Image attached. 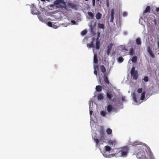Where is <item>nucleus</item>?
I'll use <instances>...</instances> for the list:
<instances>
[{
    "label": "nucleus",
    "instance_id": "1a4fd4ad",
    "mask_svg": "<svg viewBox=\"0 0 159 159\" xmlns=\"http://www.w3.org/2000/svg\"><path fill=\"white\" fill-rule=\"evenodd\" d=\"M104 80L105 83L106 84H109L110 83L109 81L108 80L107 75L106 73H105L104 75Z\"/></svg>",
    "mask_w": 159,
    "mask_h": 159
},
{
    "label": "nucleus",
    "instance_id": "0eeeda50",
    "mask_svg": "<svg viewBox=\"0 0 159 159\" xmlns=\"http://www.w3.org/2000/svg\"><path fill=\"white\" fill-rule=\"evenodd\" d=\"M149 18L154 23V24L155 25H156L157 24V20L156 19L155 16L152 15H150V16Z\"/></svg>",
    "mask_w": 159,
    "mask_h": 159
},
{
    "label": "nucleus",
    "instance_id": "dca6fc26",
    "mask_svg": "<svg viewBox=\"0 0 159 159\" xmlns=\"http://www.w3.org/2000/svg\"><path fill=\"white\" fill-rule=\"evenodd\" d=\"M97 98L98 100L100 101L102 100L103 99L104 97L103 96V95L102 94L100 93L98 95Z\"/></svg>",
    "mask_w": 159,
    "mask_h": 159
},
{
    "label": "nucleus",
    "instance_id": "9b49d317",
    "mask_svg": "<svg viewBox=\"0 0 159 159\" xmlns=\"http://www.w3.org/2000/svg\"><path fill=\"white\" fill-rule=\"evenodd\" d=\"M93 40L94 39H93L90 42V44L89 43H88L87 44V46L88 48H94V46L93 44Z\"/></svg>",
    "mask_w": 159,
    "mask_h": 159
},
{
    "label": "nucleus",
    "instance_id": "6e6552de",
    "mask_svg": "<svg viewBox=\"0 0 159 159\" xmlns=\"http://www.w3.org/2000/svg\"><path fill=\"white\" fill-rule=\"evenodd\" d=\"M115 11L114 9H112L111 11V18L110 21L113 22L114 20V15Z\"/></svg>",
    "mask_w": 159,
    "mask_h": 159
},
{
    "label": "nucleus",
    "instance_id": "a878e982",
    "mask_svg": "<svg viewBox=\"0 0 159 159\" xmlns=\"http://www.w3.org/2000/svg\"><path fill=\"white\" fill-rule=\"evenodd\" d=\"M132 97L133 100L135 102H137V99L136 97V95L135 94V93H134L132 94Z\"/></svg>",
    "mask_w": 159,
    "mask_h": 159
},
{
    "label": "nucleus",
    "instance_id": "6e6d98bb",
    "mask_svg": "<svg viewBox=\"0 0 159 159\" xmlns=\"http://www.w3.org/2000/svg\"><path fill=\"white\" fill-rule=\"evenodd\" d=\"M90 28L92 30V29H93V28H92V25H91V26H90Z\"/></svg>",
    "mask_w": 159,
    "mask_h": 159
},
{
    "label": "nucleus",
    "instance_id": "f8f14e48",
    "mask_svg": "<svg viewBox=\"0 0 159 159\" xmlns=\"http://www.w3.org/2000/svg\"><path fill=\"white\" fill-rule=\"evenodd\" d=\"M102 16V14L99 12H97L95 16L96 19L98 20L100 19L101 18Z\"/></svg>",
    "mask_w": 159,
    "mask_h": 159
},
{
    "label": "nucleus",
    "instance_id": "f3484780",
    "mask_svg": "<svg viewBox=\"0 0 159 159\" xmlns=\"http://www.w3.org/2000/svg\"><path fill=\"white\" fill-rule=\"evenodd\" d=\"M113 109V107L111 105H108L107 107V110L109 112H111Z\"/></svg>",
    "mask_w": 159,
    "mask_h": 159
},
{
    "label": "nucleus",
    "instance_id": "473e14b6",
    "mask_svg": "<svg viewBox=\"0 0 159 159\" xmlns=\"http://www.w3.org/2000/svg\"><path fill=\"white\" fill-rule=\"evenodd\" d=\"M143 80L145 82H147L148 81L149 79L148 77L145 76L143 79Z\"/></svg>",
    "mask_w": 159,
    "mask_h": 159
},
{
    "label": "nucleus",
    "instance_id": "aec40b11",
    "mask_svg": "<svg viewBox=\"0 0 159 159\" xmlns=\"http://www.w3.org/2000/svg\"><path fill=\"white\" fill-rule=\"evenodd\" d=\"M100 68L101 71L102 73H104L106 71V69L105 67L103 65H102L100 66Z\"/></svg>",
    "mask_w": 159,
    "mask_h": 159
},
{
    "label": "nucleus",
    "instance_id": "7c9ffc66",
    "mask_svg": "<svg viewBox=\"0 0 159 159\" xmlns=\"http://www.w3.org/2000/svg\"><path fill=\"white\" fill-rule=\"evenodd\" d=\"M117 60L118 62L121 63L123 61L124 59L122 57H120L118 58Z\"/></svg>",
    "mask_w": 159,
    "mask_h": 159
},
{
    "label": "nucleus",
    "instance_id": "cd10ccee",
    "mask_svg": "<svg viewBox=\"0 0 159 159\" xmlns=\"http://www.w3.org/2000/svg\"><path fill=\"white\" fill-rule=\"evenodd\" d=\"M106 132L108 134H111L112 133V130L111 129L108 128L107 129Z\"/></svg>",
    "mask_w": 159,
    "mask_h": 159
},
{
    "label": "nucleus",
    "instance_id": "4d7b16f0",
    "mask_svg": "<svg viewBox=\"0 0 159 159\" xmlns=\"http://www.w3.org/2000/svg\"><path fill=\"white\" fill-rule=\"evenodd\" d=\"M85 1H88L89 0H84Z\"/></svg>",
    "mask_w": 159,
    "mask_h": 159
},
{
    "label": "nucleus",
    "instance_id": "ea45409f",
    "mask_svg": "<svg viewBox=\"0 0 159 159\" xmlns=\"http://www.w3.org/2000/svg\"><path fill=\"white\" fill-rule=\"evenodd\" d=\"M95 5V0H92V5L94 7Z\"/></svg>",
    "mask_w": 159,
    "mask_h": 159
},
{
    "label": "nucleus",
    "instance_id": "3c124183",
    "mask_svg": "<svg viewBox=\"0 0 159 159\" xmlns=\"http://www.w3.org/2000/svg\"><path fill=\"white\" fill-rule=\"evenodd\" d=\"M157 46L158 48L159 49V41L157 42Z\"/></svg>",
    "mask_w": 159,
    "mask_h": 159
},
{
    "label": "nucleus",
    "instance_id": "8fccbe9b",
    "mask_svg": "<svg viewBox=\"0 0 159 159\" xmlns=\"http://www.w3.org/2000/svg\"><path fill=\"white\" fill-rule=\"evenodd\" d=\"M31 12L32 14H35V13H34V11L33 10H31Z\"/></svg>",
    "mask_w": 159,
    "mask_h": 159
},
{
    "label": "nucleus",
    "instance_id": "c9c22d12",
    "mask_svg": "<svg viewBox=\"0 0 159 159\" xmlns=\"http://www.w3.org/2000/svg\"><path fill=\"white\" fill-rule=\"evenodd\" d=\"M142 88H139L138 89L137 92L139 93H140L142 92Z\"/></svg>",
    "mask_w": 159,
    "mask_h": 159
},
{
    "label": "nucleus",
    "instance_id": "20e7f679",
    "mask_svg": "<svg viewBox=\"0 0 159 159\" xmlns=\"http://www.w3.org/2000/svg\"><path fill=\"white\" fill-rule=\"evenodd\" d=\"M56 7L57 8H61L62 10H67L66 2L64 1L61 3L59 5L56 6Z\"/></svg>",
    "mask_w": 159,
    "mask_h": 159
},
{
    "label": "nucleus",
    "instance_id": "37998d69",
    "mask_svg": "<svg viewBox=\"0 0 159 159\" xmlns=\"http://www.w3.org/2000/svg\"><path fill=\"white\" fill-rule=\"evenodd\" d=\"M111 50H109V49H107V55H109Z\"/></svg>",
    "mask_w": 159,
    "mask_h": 159
},
{
    "label": "nucleus",
    "instance_id": "6ab92c4d",
    "mask_svg": "<svg viewBox=\"0 0 159 159\" xmlns=\"http://www.w3.org/2000/svg\"><path fill=\"white\" fill-rule=\"evenodd\" d=\"M96 89L97 92H101L102 90V87L101 86L98 85L96 87Z\"/></svg>",
    "mask_w": 159,
    "mask_h": 159
},
{
    "label": "nucleus",
    "instance_id": "5fc2aeb1",
    "mask_svg": "<svg viewBox=\"0 0 159 159\" xmlns=\"http://www.w3.org/2000/svg\"><path fill=\"white\" fill-rule=\"evenodd\" d=\"M100 1V0H96V2L97 3H98L99 1Z\"/></svg>",
    "mask_w": 159,
    "mask_h": 159
},
{
    "label": "nucleus",
    "instance_id": "c03bdc74",
    "mask_svg": "<svg viewBox=\"0 0 159 159\" xmlns=\"http://www.w3.org/2000/svg\"><path fill=\"white\" fill-rule=\"evenodd\" d=\"M155 11L156 12H159V7H156Z\"/></svg>",
    "mask_w": 159,
    "mask_h": 159
},
{
    "label": "nucleus",
    "instance_id": "4be33fe9",
    "mask_svg": "<svg viewBox=\"0 0 159 159\" xmlns=\"http://www.w3.org/2000/svg\"><path fill=\"white\" fill-rule=\"evenodd\" d=\"M88 14L89 16L90 17L91 19H93L94 18V15L93 13L90 11H88Z\"/></svg>",
    "mask_w": 159,
    "mask_h": 159
},
{
    "label": "nucleus",
    "instance_id": "39448f33",
    "mask_svg": "<svg viewBox=\"0 0 159 159\" xmlns=\"http://www.w3.org/2000/svg\"><path fill=\"white\" fill-rule=\"evenodd\" d=\"M106 95L107 98L109 100L113 101L114 100H112V98L113 96V94L111 91H108L106 93Z\"/></svg>",
    "mask_w": 159,
    "mask_h": 159
},
{
    "label": "nucleus",
    "instance_id": "9d476101",
    "mask_svg": "<svg viewBox=\"0 0 159 159\" xmlns=\"http://www.w3.org/2000/svg\"><path fill=\"white\" fill-rule=\"evenodd\" d=\"M116 142V141L115 140H111L110 139L108 141V143L111 147H112L113 145H115Z\"/></svg>",
    "mask_w": 159,
    "mask_h": 159
},
{
    "label": "nucleus",
    "instance_id": "7ed1b4c3",
    "mask_svg": "<svg viewBox=\"0 0 159 159\" xmlns=\"http://www.w3.org/2000/svg\"><path fill=\"white\" fill-rule=\"evenodd\" d=\"M131 75L133 76V79L136 80L138 76V71L135 70V67L133 66L131 70Z\"/></svg>",
    "mask_w": 159,
    "mask_h": 159
},
{
    "label": "nucleus",
    "instance_id": "f257e3e1",
    "mask_svg": "<svg viewBox=\"0 0 159 159\" xmlns=\"http://www.w3.org/2000/svg\"><path fill=\"white\" fill-rule=\"evenodd\" d=\"M99 133L100 134L101 137H100L99 139L94 138L93 140L96 142V146H97L99 143L100 141H101L102 139H104L105 136V134L103 129H101L99 131Z\"/></svg>",
    "mask_w": 159,
    "mask_h": 159
},
{
    "label": "nucleus",
    "instance_id": "864d4df0",
    "mask_svg": "<svg viewBox=\"0 0 159 159\" xmlns=\"http://www.w3.org/2000/svg\"><path fill=\"white\" fill-rule=\"evenodd\" d=\"M54 6V5H51L50 6V7H53Z\"/></svg>",
    "mask_w": 159,
    "mask_h": 159
},
{
    "label": "nucleus",
    "instance_id": "c756f323",
    "mask_svg": "<svg viewBox=\"0 0 159 159\" xmlns=\"http://www.w3.org/2000/svg\"><path fill=\"white\" fill-rule=\"evenodd\" d=\"M105 150L106 152H109L110 151L111 149V148L109 146H106L105 147Z\"/></svg>",
    "mask_w": 159,
    "mask_h": 159
},
{
    "label": "nucleus",
    "instance_id": "f03ea898",
    "mask_svg": "<svg viewBox=\"0 0 159 159\" xmlns=\"http://www.w3.org/2000/svg\"><path fill=\"white\" fill-rule=\"evenodd\" d=\"M128 152V148L127 146L123 147L121 148L119 153L121 157H125L127 156Z\"/></svg>",
    "mask_w": 159,
    "mask_h": 159
},
{
    "label": "nucleus",
    "instance_id": "bb28decb",
    "mask_svg": "<svg viewBox=\"0 0 159 159\" xmlns=\"http://www.w3.org/2000/svg\"><path fill=\"white\" fill-rule=\"evenodd\" d=\"M107 114V112L104 111H102L100 112L101 115L103 117H105Z\"/></svg>",
    "mask_w": 159,
    "mask_h": 159
},
{
    "label": "nucleus",
    "instance_id": "e433bc0d",
    "mask_svg": "<svg viewBox=\"0 0 159 159\" xmlns=\"http://www.w3.org/2000/svg\"><path fill=\"white\" fill-rule=\"evenodd\" d=\"M150 56L151 57H152V58H154L155 56H154V55L153 54V53L152 52H150L149 53Z\"/></svg>",
    "mask_w": 159,
    "mask_h": 159
},
{
    "label": "nucleus",
    "instance_id": "09e8293b",
    "mask_svg": "<svg viewBox=\"0 0 159 159\" xmlns=\"http://www.w3.org/2000/svg\"><path fill=\"white\" fill-rule=\"evenodd\" d=\"M71 22L74 24H75L76 22L75 20H72L71 21Z\"/></svg>",
    "mask_w": 159,
    "mask_h": 159
},
{
    "label": "nucleus",
    "instance_id": "49530a36",
    "mask_svg": "<svg viewBox=\"0 0 159 159\" xmlns=\"http://www.w3.org/2000/svg\"><path fill=\"white\" fill-rule=\"evenodd\" d=\"M121 100L123 102L125 101V98L124 97H121Z\"/></svg>",
    "mask_w": 159,
    "mask_h": 159
},
{
    "label": "nucleus",
    "instance_id": "ddd939ff",
    "mask_svg": "<svg viewBox=\"0 0 159 159\" xmlns=\"http://www.w3.org/2000/svg\"><path fill=\"white\" fill-rule=\"evenodd\" d=\"M136 44L137 45L140 46L141 44V41L139 38H137L136 39Z\"/></svg>",
    "mask_w": 159,
    "mask_h": 159
},
{
    "label": "nucleus",
    "instance_id": "4468645a",
    "mask_svg": "<svg viewBox=\"0 0 159 159\" xmlns=\"http://www.w3.org/2000/svg\"><path fill=\"white\" fill-rule=\"evenodd\" d=\"M100 47V42L98 39H97L96 43V48L97 50H98Z\"/></svg>",
    "mask_w": 159,
    "mask_h": 159
},
{
    "label": "nucleus",
    "instance_id": "412c9836",
    "mask_svg": "<svg viewBox=\"0 0 159 159\" xmlns=\"http://www.w3.org/2000/svg\"><path fill=\"white\" fill-rule=\"evenodd\" d=\"M98 28L103 29L105 27V25L103 24L98 23Z\"/></svg>",
    "mask_w": 159,
    "mask_h": 159
},
{
    "label": "nucleus",
    "instance_id": "393cba45",
    "mask_svg": "<svg viewBox=\"0 0 159 159\" xmlns=\"http://www.w3.org/2000/svg\"><path fill=\"white\" fill-rule=\"evenodd\" d=\"M137 57L135 56H134L131 59V61L133 62L136 63L137 61Z\"/></svg>",
    "mask_w": 159,
    "mask_h": 159
},
{
    "label": "nucleus",
    "instance_id": "b1692460",
    "mask_svg": "<svg viewBox=\"0 0 159 159\" xmlns=\"http://www.w3.org/2000/svg\"><path fill=\"white\" fill-rule=\"evenodd\" d=\"M135 50L133 49L132 48H131L129 49V54L131 55H133L134 54Z\"/></svg>",
    "mask_w": 159,
    "mask_h": 159
},
{
    "label": "nucleus",
    "instance_id": "f704fd0d",
    "mask_svg": "<svg viewBox=\"0 0 159 159\" xmlns=\"http://www.w3.org/2000/svg\"><path fill=\"white\" fill-rule=\"evenodd\" d=\"M47 25H48L51 27H52V22L50 21H49L47 23Z\"/></svg>",
    "mask_w": 159,
    "mask_h": 159
},
{
    "label": "nucleus",
    "instance_id": "c85d7f7f",
    "mask_svg": "<svg viewBox=\"0 0 159 159\" xmlns=\"http://www.w3.org/2000/svg\"><path fill=\"white\" fill-rule=\"evenodd\" d=\"M145 92H143L141 94V97L140 98V99L141 100H143L144 99L145 96Z\"/></svg>",
    "mask_w": 159,
    "mask_h": 159
},
{
    "label": "nucleus",
    "instance_id": "72a5a7b5",
    "mask_svg": "<svg viewBox=\"0 0 159 159\" xmlns=\"http://www.w3.org/2000/svg\"><path fill=\"white\" fill-rule=\"evenodd\" d=\"M87 33V31L86 30H84L82 31L81 34L82 35H85Z\"/></svg>",
    "mask_w": 159,
    "mask_h": 159
},
{
    "label": "nucleus",
    "instance_id": "a19ab883",
    "mask_svg": "<svg viewBox=\"0 0 159 159\" xmlns=\"http://www.w3.org/2000/svg\"><path fill=\"white\" fill-rule=\"evenodd\" d=\"M39 19L40 20H41L43 21H44L45 19H43L42 17H41V16H39Z\"/></svg>",
    "mask_w": 159,
    "mask_h": 159
},
{
    "label": "nucleus",
    "instance_id": "de8ad7c7",
    "mask_svg": "<svg viewBox=\"0 0 159 159\" xmlns=\"http://www.w3.org/2000/svg\"><path fill=\"white\" fill-rule=\"evenodd\" d=\"M94 73L97 76V71L96 70H95L94 71Z\"/></svg>",
    "mask_w": 159,
    "mask_h": 159
},
{
    "label": "nucleus",
    "instance_id": "5701e85b",
    "mask_svg": "<svg viewBox=\"0 0 159 159\" xmlns=\"http://www.w3.org/2000/svg\"><path fill=\"white\" fill-rule=\"evenodd\" d=\"M93 61H94V62L95 64H97L98 62V59L97 58V55L96 54H94Z\"/></svg>",
    "mask_w": 159,
    "mask_h": 159
},
{
    "label": "nucleus",
    "instance_id": "a211bd4d",
    "mask_svg": "<svg viewBox=\"0 0 159 159\" xmlns=\"http://www.w3.org/2000/svg\"><path fill=\"white\" fill-rule=\"evenodd\" d=\"M151 10V8L149 6H148L147 7L145 10V11H143V14L144 13H147V12H149Z\"/></svg>",
    "mask_w": 159,
    "mask_h": 159
},
{
    "label": "nucleus",
    "instance_id": "79ce46f5",
    "mask_svg": "<svg viewBox=\"0 0 159 159\" xmlns=\"http://www.w3.org/2000/svg\"><path fill=\"white\" fill-rule=\"evenodd\" d=\"M106 4H107V7H109V2L108 0H106Z\"/></svg>",
    "mask_w": 159,
    "mask_h": 159
},
{
    "label": "nucleus",
    "instance_id": "2f4dec72",
    "mask_svg": "<svg viewBox=\"0 0 159 159\" xmlns=\"http://www.w3.org/2000/svg\"><path fill=\"white\" fill-rule=\"evenodd\" d=\"M113 46V44L112 43H110L107 46V49L109 50H111Z\"/></svg>",
    "mask_w": 159,
    "mask_h": 159
},
{
    "label": "nucleus",
    "instance_id": "a18cd8bd",
    "mask_svg": "<svg viewBox=\"0 0 159 159\" xmlns=\"http://www.w3.org/2000/svg\"><path fill=\"white\" fill-rule=\"evenodd\" d=\"M122 50H124L125 51H127L128 50L127 49V47H124V48L122 49Z\"/></svg>",
    "mask_w": 159,
    "mask_h": 159
},
{
    "label": "nucleus",
    "instance_id": "2eb2a0df",
    "mask_svg": "<svg viewBox=\"0 0 159 159\" xmlns=\"http://www.w3.org/2000/svg\"><path fill=\"white\" fill-rule=\"evenodd\" d=\"M64 0H56L54 2V4L55 5H59L61 3L63 2Z\"/></svg>",
    "mask_w": 159,
    "mask_h": 159
},
{
    "label": "nucleus",
    "instance_id": "423d86ee",
    "mask_svg": "<svg viewBox=\"0 0 159 159\" xmlns=\"http://www.w3.org/2000/svg\"><path fill=\"white\" fill-rule=\"evenodd\" d=\"M67 6L69 7H71L73 9L77 10L78 8V6L77 5L73 3L68 2L67 3Z\"/></svg>",
    "mask_w": 159,
    "mask_h": 159
},
{
    "label": "nucleus",
    "instance_id": "603ef678",
    "mask_svg": "<svg viewBox=\"0 0 159 159\" xmlns=\"http://www.w3.org/2000/svg\"><path fill=\"white\" fill-rule=\"evenodd\" d=\"M93 111H91L90 110V115H92V113H93Z\"/></svg>",
    "mask_w": 159,
    "mask_h": 159
},
{
    "label": "nucleus",
    "instance_id": "58836bf2",
    "mask_svg": "<svg viewBox=\"0 0 159 159\" xmlns=\"http://www.w3.org/2000/svg\"><path fill=\"white\" fill-rule=\"evenodd\" d=\"M148 52L149 53L150 52H152V50L149 47L148 48Z\"/></svg>",
    "mask_w": 159,
    "mask_h": 159
},
{
    "label": "nucleus",
    "instance_id": "4c0bfd02",
    "mask_svg": "<svg viewBox=\"0 0 159 159\" xmlns=\"http://www.w3.org/2000/svg\"><path fill=\"white\" fill-rule=\"evenodd\" d=\"M127 15V13L126 12H124L123 13V16L124 17L126 16Z\"/></svg>",
    "mask_w": 159,
    "mask_h": 159
},
{
    "label": "nucleus",
    "instance_id": "13d9d810",
    "mask_svg": "<svg viewBox=\"0 0 159 159\" xmlns=\"http://www.w3.org/2000/svg\"><path fill=\"white\" fill-rule=\"evenodd\" d=\"M158 13V14H159V13Z\"/></svg>",
    "mask_w": 159,
    "mask_h": 159
}]
</instances>
